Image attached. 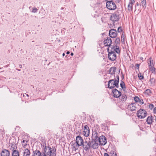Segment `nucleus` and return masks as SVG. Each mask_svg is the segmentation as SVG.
I'll return each instance as SVG.
<instances>
[{
    "label": "nucleus",
    "mask_w": 156,
    "mask_h": 156,
    "mask_svg": "<svg viewBox=\"0 0 156 156\" xmlns=\"http://www.w3.org/2000/svg\"><path fill=\"white\" fill-rule=\"evenodd\" d=\"M116 79L110 80L108 81V87L110 89H112L115 87L118 88L119 87V77L118 75L116 76Z\"/></svg>",
    "instance_id": "nucleus-1"
},
{
    "label": "nucleus",
    "mask_w": 156,
    "mask_h": 156,
    "mask_svg": "<svg viewBox=\"0 0 156 156\" xmlns=\"http://www.w3.org/2000/svg\"><path fill=\"white\" fill-rule=\"evenodd\" d=\"M147 113L146 111L144 109L140 108L138 110L136 113L137 117L141 119H144L147 115Z\"/></svg>",
    "instance_id": "nucleus-2"
},
{
    "label": "nucleus",
    "mask_w": 156,
    "mask_h": 156,
    "mask_svg": "<svg viewBox=\"0 0 156 156\" xmlns=\"http://www.w3.org/2000/svg\"><path fill=\"white\" fill-rule=\"evenodd\" d=\"M108 51V57L109 59L112 61H114L116 58V55L115 51L112 50V49H109L108 47L107 49Z\"/></svg>",
    "instance_id": "nucleus-3"
},
{
    "label": "nucleus",
    "mask_w": 156,
    "mask_h": 156,
    "mask_svg": "<svg viewBox=\"0 0 156 156\" xmlns=\"http://www.w3.org/2000/svg\"><path fill=\"white\" fill-rule=\"evenodd\" d=\"M106 7L108 9L110 10H114L116 8V6L115 3L111 1L107 2Z\"/></svg>",
    "instance_id": "nucleus-4"
},
{
    "label": "nucleus",
    "mask_w": 156,
    "mask_h": 156,
    "mask_svg": "<svg viewBox=\"0 0 156 156\" xmlns=\"http://www.w3.org/2000/svg\"><path fill=\"white\" fill-rule=\"evenodd\" d=\"M98 141L99 143V145L101 146L105 145L107 142L106 137L103 135L99 137Z\"/></svg>",
    "instance_id": "nucleus-5"
},
{
    "label": "nucleus",
    "mask_w": 156,
    "mask_h": 156,
    "mask_svg": "<svg viewBox=\"0 0 156 156\" xmlns=\"http://www.w3.org/2000/svg\"><path fill=\"white\" fill-rule=\"evenodd\" d=\"M119 19V15L118 13H113L111 15L110 20L113 22L118 21Z\"/></svg>",
    "instance_id": "nucleus-6"
},
{
    "label": "nucleus",
    "mask_w": 156,
    "mask_h": 156,
    "mask_svg": "<svg viewBox=\"0 0 156 156\" xmlns=\"http://www.w3.org/2000/svg\"><path fill=\"white\" fill-rule=\"evenodd\" d=\"M83 129V135L86 137L88 136L90 134V129L88 126L87 125L84 126Z\"/></svg>",
    "instance_id": "nucleus-7"
},
{
    "label": "nucleus",
    "mask_w": 156,
    "mask_h": 156,
    "mask_svg": "<svg viewBox=\"0 0 156 156\" xmlns=\"http://www.w3.org/2000/svg\"><path fill=\"white\" fill-rule=\"evenodd\" d=\"M112 43V40L109 37H106L105 38L104 43L105 46L110 47Z\"/></svg>",
    "instance_id": "nucleus-8"
},
{
    "label": "nucleus",
    "mask_w": 156,
    "mask_h": 156,
    "mask_svg": "<svg viewBox=\"0 0 156 156\" xmlns=\"http://www.w3.org/2000/svg\"><path fill=\"white\" fill-rule=\"evenodd\" d=\"M70 144L73 151H76L78 149L80 146L76 143V142L73 141L71 142Z\"/></svg>",
    "instance_id": "nucleus-9"
},
{
    "label": "nucleus",
    "mask_w": 156,
    "mask_h": 156,
    "mask_svg": "<svg viewBox=\"0 0 156 156\" xmlns=\"http://www.w3.org/2000/svg\"><path fill=\"white\" fill-rule=\"evenodd\" d=\"M112 93L114 98H118L121 95V93L117 89H115L112 90Z\"/></svg>",
    "instance_id": "nucleus-10"
},
{
    "label": "nucleus",
    "mask_w": 156,
    "mask_h": 156,
    "mask_svg": "<svg viewBox=\"0 0 156 156\" xmlns=\"http://www.w3.org/2000/svg\"><path fill=\"white\" fill-rule=\"evenodd\" d=\"M84 149L87 151L91 147L90 141L87 142L86 141L85 142H83V145H82Z\"/></svg>",
    "instance_id": "nucleus-11"
},
{
    "label": "nucleus",
    "mask_w": 156,
    "mask_h": 156,
    "mask_svg": "<svg viewBox=\"0 0 156 156\" xmlns=\"http://www.w3.org/2000/svg\"><path fill=\"white\" fill-rule=\"evenodd\" d=\"M75 142H76V143L78 144L80 146H82L84 142L82 137L80 136H76Z\"/></svg>",
    "instance_id": "nucleus-12"
},
{
    "label": "nucleus",
    "mask_w": 156,
    "mask_h": 156,
    "mask_svg": "<svg viewBox=\"0 0 156 156\" xmlns=\"http://www.w3.org/2000/svg\"><path fill=\"white\" fill-rule=\"evenodd\" d=\"M117 34V31L115 29H112L109 31V35L112 38L116 37Z\"/></svg>",
    "instance_id": "nucleus-13"
},
{
    "label": "nucleus",
    "mask_w": 156,
    "mask_h": 156,
    "mask_svg": "<svg viewBox=\"0 0 156 156\" xmlns=\"http://www.w3.org/2000/svg\"><path fill=\"white\" fill-rule=\"evenodd\" d=\"M98 133L96 130L93 131L91 140L98 141Z\"/></svg>",
    "instance_id": "nucleus-14"
},
{
    "label": "nucleus",
    "mask_w": 156,
    "mask_h": 156,
    "mask_svg": "<svg viewBox=\"0 0 156 156\" xmlns=\"http://www.w3.org/2000/svg\"><path fill=\"white\" fill-rule=\"evenodd\" d=\"M128 109L131 111H135L136 109V104L134 103H132L128 106Z\"/></svg>",
    "instance_id": "nucleus-15"
},
{
    "label": "nucleus",
    "mask_w": 156,
    "mask_h": 156,
    "mask_svg": "<svg viewBox=\"0 0 156 156\" xmlns=\"http://www.w3.org/2000/svg\"><path fill=\"white\" fill-rule=\"evenodd\" d=\"M51 150L50 147L45 146L44 149L43 156H49V150Z\"/></svg>",
    "instance_id": "nucleus-16"
},
{
    "label": "nucleus",
    "mask_w": 156,
    "mask_h": 156,
    "mask_svg": "<svg viewBox=\"0 0 156 156\" xmlns=\"http://www.w3.org/2000/svg\"><path fill=\"white\" fill-rule=\"evenodd\" d=\"M98 141L91 140L90 141L91 147L94 149L98 148V144L97 142Z\"/></svg>",
    "instance_id": "nucleus-17"
},
{
    "label": "nucleus",
    "mask_w": 156,
    "mask_h": 156,
    "mask_svg": "<svg viewBox=\"0 0 156 156\" xmlns=\"http://www.w3.org/2000/svg\"><path fill=\"white\" fill-rule=\"evenodd\" d=\"M56 149L55 147L53 148L51 147V150H49V156H56Z\"/></svg>",
    "instance_id": "nucleus-18"
},
{
    "label": "nucleus",
    "mask_w": 156,
    "mask_h": 156,
    "mask_svg": "<svg viewBox=\"0 0 156 156\" xmlns=\"http://www.w3.org/2000/svg\"><path fill=\"white\" fill-rule=\"evenodd\" d=\"M134 100L136 103H138L139 104L142 105L144 103L143 100L141 99H140L138 96H135L134 98Z\"/></svg>",
    "instance_id": "nucleus-19"
},
{
    "label": "nucleus",
    "mask_w": 156,
    "mask_h": 156,
    "mask_svg": "<svg viewBox=\"0 0 156 156\" xmlns=\"http://www.w3.org/2000/svg\"><path fill=\"white\" fill-rule=\"evenodd\" d=\"M10 153L8 150L4 149L1 153V156H9Z\"/></svg>",
    "instance_id": "nucleus-20"
},
{
    "label": "nucleus",
    "mask_w": 156,
    "mask_h": 156,
    "mask_svg": "<svg viewBox=\"0 0 156 156\" xmlns=\"http://www.w3.org/2000/svg\"><path fill=\"white\" fill-rule=\"evenodd\" d=\"M135 1L134 0H130L128 5V10L129 11L132 10L133 4L134 3Z\"/></svg>",
    "instance_id": "nucleus-21"
},
{
    "label": "nucleus",
    "mask_w": 156,
    "mask_h": 156,
    "mask_svg": "<svg viewBox=\"0 0 156 156\" xmlns=\"http://www.w3.org/2000/svg\"><path fill=\"white\" fill-rule=\"evenodd\" d=\"M111 49H112L113 51L118 54H119L120 53V51L119 48V46H114L111 48Z\"/></svg>",
    "instance_id": "nucleus-22"
},
{
    "label": "nucleus",
    "mask_w": 156,
    "mask_h": 156,
    "mask_svg": "<svg viewBox=\"0 0 156 156\" xmlns=\"http://www.w3.org/2000/svg\"><path fill=\"white\" fill-rule=\"evenodd\" d=\"M146 122L148 124H151L153 122V117L152 116L148 117Z\"/></svg>",
    "instance_id": "nucleus-23"
},
{
    "label": "nucleus",
    "mask_w": 156,
    "mask_h": 156,
    "mask_svg": "<svg viewBox=\"0 0 156 156\" xmlns=\"http://www.w3.org/2000/svg\"><path fill=\"white\" fill-rule=\"evenodd\" d=\"M120 97V100L123 102H124L126 101L127 97L125 94H123L122 95H121Z\"/></svg>",
    "instance_id": "nucleus-24"
},
{
    "label": "nucleus",
    "mask_w": 156,
    "mask_h": 156,
    "mask_svg": "<svg viewBox=\"0 0 156 156\" xmlns=\"http://www.w3.org/2000/svg\"><path fill=\"white\" fill-rule=\"evenodd\" d=\"M23 154V156H30V150L27 148L25 149Z\"/></svg>",
    "instance_id": "nucleus-25"
},
{
    "label": "nucleus",
    "mask_w": 156,
    "mask_h": 156,
    "mask_svg": "<svg viewBox=\"0 0 156 156\" xmlns=\"http://www.w3.org/2000/svg\"><path fill=\"white\" fill-rule=\"evenodd\" d=\"M116 68L115 67H111L109 70V73L111 75H113L115 74V70H116Z\"/></svg>",
    "instance_id": "nucleus-26"
},
{
    "label": "nucleus",
    "mask_w": 156,
    "mask_h": 156,
    "mask_svg": "<svg viewBox=\"0 0 156 156\" xmlns=\"http://www.w3.org/2000/svg\"><path fill=\"white\" fill-rule=\"evenodd\" d=\"M28 142V141L27 140H25V139H23L22 141V145L23 148H26L27 144Z\"/></svg>",
    "instance_id": "nucleus-27"
},
{
    "label": "nucleus",
    "mask_w": 156,
    "mask_h": 156,
    "mask_svg": "<svg viewBox=\"0 0 156 156\" xmlns=\"http://www.w3.org/2000/svg\"><path fill=\"white\" fill-rule=\"evenodd\" d=\"M34 156H41V153L39 151L36 150L34 151Z\"/></svg>",
    "instance_id": "nucleus-28"
},
{
    "label": "nucleus",
    "mask_w": 156,
    "mask_h": 156,
    "mask_svg": "<svg viewBox=\"0 0 156 156\" xmlns=\"http://www.w3.org/2000/svg\"><path fill=\"white\" fill-rule=\"evenodd\" d=\"M120 43V39L119 37H117L115 41V45L114 46H119Z\"/></svg>",
    "instance_id": "nucleus-29"
},
{
    "label": "nucleus",
    "mask_w": 156,
    "mask_h": 156,
    "mask_svg": "<svg viewBox=\"0 0 156 156\" xmlns=\"http://www.w3.org/2000/svg\"><path fill=\"white\" fill-rule=\"evenodd\" d=\"M149 61L148 62L149 64V67L150 66H154V65L152 58H150L149 59Z\"/></svg>",
    "instance_id": "nucleus-30"
},
{
    "label": "nucleus",
    "mask_w": 156,
    "mask_h": 156,
    "mask_svg": "<svg viewBox=\"0 0 156 156\" xmlns=\"http://www.w3.org/2000/svg\"><path fill=\"white\" fill-rule=\"evenodd\" d=\"M150 70L151 71L152 73H154L155 74L156 73V69L154 67V66H150L149 67Z\"/></svg>",
    "instance_id": "nucleus-31"
},
{
    "label": "nucleus",
    "mask_w": 156,
    "mask_h": 156,
    "mask_svg": "<svg viewBox=\"0 0 156 156\" xmlns=\"http://www.w3.org/2000/svg\"><path fill=\"white\" fill-rule=\"evenodd\" d=\"M120 85L121 88L123 89H125L126 87L124 82L122 80H121Z\"/></svg>",
    "instance_id": "nucleus-32"
},
{
    "label": "nucleus",
    "mask_w": 156,
    "mask_h": 156,
    "mask_svg": "<svg viewBox=\"0 0 156 156\" xmlns=\"http://www.w3.org/2000/svg\"><path fill=\"white\" fill-rule=\"evenodd\" d=\"M12 156H19V152L18 151L14 150L12 154Z\"/></svg>",
    "instance_id": "nucleus-33"
},
{
    "label": "nucleus",
    "mask_w": 156,
    "mask_h": 156,
    "mask_svg": "<svg viewBox=\"0 0 156 156\" xmlns=\"http://www.w3.org/2000/svg\"><path fill=\"white\" fill-rule=\"evenodd\" d=\"M142 5L144 8L146 6V0H141Z\"/></svg>",
    "instance_id": "nucleus-34"
},
{
    "label": "nucleus",
    "mask_w": 156,
    "mask_h": 156,
    "mask_svg": "<svg viewBox=\"0 0 156 156\" xmlns=\"http://www.w3.org/2000/svg\"><path fill=\"white\" fill-rule=\"evenodd\" d=\"M144 93L148 95L150 94L151 93V91L150 89H147L145 91Z\"/></svg>",
    "instance_id": "nucleus-35"
},
{
    "label": "nucleus",
    "mask_w": 156,
    "mask_h": 156,
    "mask_svg": "<svg viewBox=\"0 0 156 156\" xmlns=\"http://www.w3.org/2000/svg\"><path fill=\"white\" fill-rule=\"evenodd\" d=\"M138 76L140 79L142 80L144 79L143 76H142L141 73L138 74Z\"/></svg>",
    "instance_id": "nucleus-36"
},
{
    "label": "nucleus",
    "mask_w": 156,
    "mask_h": 156,
    "mask_svg": "<svg viewBox=\"0 0 156 156\" xmlns=\"http://www.w3.org/2000/svg\"><path fill=\"white\" fill-rule=\"evenodd\" d=\"M122 29L121 27H119L118 28V31L119 32H122Z\"/></svg>",
    "instance_id": "nucleus-37"
},
{
    "label": "nucleus",
    "mask_w": 156,
    "mask_h": 156,
    "mask_svg": "<svg viewBox=\"0 0 156 156\" xmlns=\"http://www.w3.org/2000/svg\"><path fill=\"white\" fill-rule=\"evenodd\" d=\"M150 81L152 84H153L155 83V80L153 78H152L150 79Z\"/></svg>",
    "instance_id": "nucleus-38"
},
{
    "label": "nucleus",
    "mask_w": 156,
    "mask_h": 156,
    "mask_svg": "<svg viewBox=\"0 0 156 156\" xmlns=\"http://www.w3.org/2000/svg\"><path fill=\"white\" fill-rule=\"evenodd\" d=\"M76 133L79 134V135L81 133V130L80 129L77 130L76 129Z\"/></svg>",
    "instance_id": "nucleus-39"
},
{
    "label": "nucleus",
    "mask_w": 156,
    "mask_h": 156,
    "mask_svg": "<svg viewBox=\"0 0 156 156\" xmlns=\"http://www.w3.org/2000/svg\"><path fill=\"white\" fill-rule=\"evenodd\" d=\"M149 107L150 109H152L154 107V105L153 104H151L149 105Z\"/></svg>",
    "instance_id": "nucleus-40"
},
{
    "label": "nucleus",
    "mask_w": 156,
    "mask_h": 156,
    "mask_svg": "<svg viewBox=\"0 0 156 156\" xmlns=\"http://www.w3.org/2000/svg\"><path fill=\"white\" fill-rule=\"evenodd\" d=\"M38 9L37 8H34L32 9V12L34 13H36L37 12Z\"/></svg>",
    "instance_id": "nucleus-41"
},
{
    "label": "nucleus",
    "mask_w": 156,
    "mask_h": 156,
    "mask_svg": "<svg viewBox=\"0 0 156 156\" xmlns=\"http://www.w3.org/2000/svg\"><path fill=\"white\" fill-rule=\"evenodd\" d=\"M121 39H122V42H124V36H123V34H122L121 36Z\"/></svg>",
    "instance_id": "nucleus-42"
},
{
    "label": "nucleus",
    "mask_w": 156,
    "mask_h": 156,
    "mask_svg": "<svg viewBox=\"0 0 156 156\" xmlns=\"http://www.w3.org/2000/svg\"><path fill=\"white\" fill-rule=\"evenodd\" d=\"M139 66L140 65L139 64H136L135 66L136 68L139 70Z\"/></svg>",
    "instance_id": "nucleus-43"
},
{
    "label": "nucleus",
    "mask_w": 156,
    "mask_h": 156,
    "mask_svg": "<svg viewBox=\"0 0 156 156\" xmlns=\"http://www.w3.org/2000/svg\"><path fill=\"white\" fill-rule=\"evenodd\" d=\"M110 156H117L116 153H113L112 154H111Z\"/></svg>",
    "instance_id": "nucleus-44"
},
{
    "label": "nucleus",
    "mask_w": 156,
    "mask_h": 156,
    "mask_svg": "<svg viewBox=\"0 0 156 156\" xmlns=\"http://www.w3.org/2000/svg\"><path fill=\"white\" fill-rule=\"evenodd\" d=\"M153 112L154 114H156V107L154 108L153 110Z\"/></svg>",
    "instance_id": "nucleus-45"
},
{
    "label": "nucleus",
    "mask_w": 156,
    "mask_h": 156,
    "mask_svg": "<svg viewBox=\"0 0 156 156\" xmlns=\"http://www.w3.org/2000/svg\"><path fill=\"white\" fill-rule=\"evenodd\" d=\"M104 156H109V155L107 153H105L104 154Z\"/></svg>",
    "instance_id": "nucleus-46"
},
{
    "label": "nucleus",
    "mask_w": 156,
    "mask_h": 156,
    "mask_svg": "<svg viewBox=\"0 0 156 156\" xmlns=\"http://www.w3.org/2000/svg\"><path fill=\"white\" fill-rule=\"evenodd\" d=\"M19 67L20 68H21L22 67V66L21 65H20L19 66Z\"/></svg>",
    "instance_id": "nucleus-47"
},
{
    "label": "nucleus",
    "mask_w": 156,
    "mask_h": 156,
    "mask_svg": "<svg viewBox=\"0 0 156 156\" xmlns=\"http://www.w3.org/2000/svg\"><path fill=\"white\" fill-rule=\"evenodd\" d=\"M69 53H70V52H69V51H67V52H66V54H69Z\"/></svg>",
    "instance_id": "nucleus-48"
},
{
    "label": "nucleus",
    "mask_w": 156,
    "mask_h": 156,
    "mask_svg": "<svg viewBox=\"0 0 156 156\" xmlns=\"http://www.w3.org/2000/svg\"><path fill=\"white\" fill-rule=\"evenodd\" d=\"M140 59L141 60H143V58L142 57H141L140 58Z\"/></svg>",
    "instance_id": "nucleus-49"
},
{
    "label": "nucleus",
    "mask_w": 156,
    "mask_h": 156,
    "mask_svg": "<svg viewBox=\"0 0 156 156\" xmlns=\"http://www.w3.org/2000/svg\"><path fill=\"white\" fill-rule=\"evenodd\" d=\"M71 55H72V56L73 55V53H71Z\"/></svg>",
    "instance_id": "nucleus-50"
},
{
    "label": "nucleus",
    "mask_w": 156,
    "mask_h": 156,
    "mask_svg": "<svg viewBox=\"0 0 156 156\" xmlns=\"http://www.w3.org/2000/svg\"><path fill=\"white\" fill-rule=\"evenodd\" d=\"M65 55V54L64 53H63V54H62V56H64Z\"/></svg>",
    "instance_id": "nucleus-51"
},
{
    "label": "nucleus",
    "mask_w": 156,
    "mask_h": 156,
    "mask_svg": "<svg viewBox=\"0 0 156 156\" xmlns=\"http://www.w3.org/2000/svg\"><path fill=\"white\" fill-rule=\"evenodd\" d=\"M105 1H107V2L108 1H112V0H105Z\"/></svg>",
    "instance_id": "nucleus-52"
},
{
    "label": "nucleus",
    "mask_w": 156,
    "mask_h": 156,
    "mask_svg": "<svg viewBox=\"0 0 156 156\" xmlns=\"http://www.w3.org/2000/svg\"><path fill=\"white\" fill-rule=\"evenodd\" d=\"M17 69V70L19 71H20V69Z\"/></svg>",
    "instance_id": "nucleus-53"
},
{
    "label": "nucleus",
    "mask_w": 156,
    "mask_h": 156,
    "mask_svg": "<svg viewBox=\"0 0 156 156\" xmlns=\"http://www.w3.org/2000/svg\"><path fill=\"white\" fill-rule=\"evenodd\" d=\"M155 121L156 122V116H155Z\"/></svg>",
    "instance_id": "nucleus-54"
},
{
    "label": "nucleus",
    "mask_w": 156,
    "mask_h": 156,
    "mask_svg": "<svg viewBox=\"0 0 156 156\" xmlns=\"http://www.w3.org/2000/svg\"><path fill=\"white\" fill-rule=\"evenodd\" d=\"M138 5V3L137 2V5Z\"/></svg>",
    "instance_id": "nucleus-55"
},
{
    "label": "nucleus",
    "mask_w": 156,
    "mask_h": 156,
    "mask_svg": "<svg viewBox=\"0 0 156 156\" xmlns=\"http://www.w3.org/2000/svg\"><path fill=\"white\" fill-rule=\"evenodd\" d=\"M122 78H124V76H123V75L122 76Z\"/></svg>",
    "instance_id": "nucleus-56"
},
{
    "label": "nucleus",
    "mask_w": 156,
    "mask_h": 156,
    "mask_svg": "<svg viewBox=\"0 0 156 156\" xmlns=\"http://www.w3.org/2000/svg\"><path fill=\"white\" fill-rule=\"evenodd\" d=\"M27 96H29V95H28V94H27Z\"/></svg>",
    "instance_id": "nucleus-57"
}]
</instances>
